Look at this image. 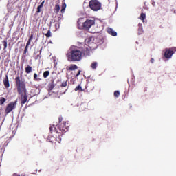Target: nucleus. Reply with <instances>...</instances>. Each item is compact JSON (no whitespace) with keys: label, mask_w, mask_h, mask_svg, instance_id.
I'll use <instances>...</instances> for the list:
<instances>
[{"label":"nucleus","mask_w":176,"mask_h":176,"mask_svg":"<svg viewBox=\"0 0 176 176\" xmlns=\"http://www.w3.org/2000/svg\"><path fill=\"white\" fill-rule=\"evenodd\" d=\"M43 35H45L47 38H50V36H52V32H50V29H48L46 32V30H45V28H43Z\"/></svg>","instance_id":"obj_12"},{"label":"nucleus","mask_w":176,"mask_h":176,"mask_svg":"<svg viewBox=\"0 0 176 176\" xmlns=\"http://www.w3.org/2000/svg\"><path fill=\"white\" fill-rule=\"evenodd\" d=\"M6 102V98L1 97L0 98V105H3Z\"/></svg>","instance_id":"obj_20"},{"label":"nucleus","mask_w":176,"mask_h":176,"mask_svg":"<svg viewBox=\"0 0 176 176\" xmlns=\"http://www.w3.org/2000/svg\"><path fill=\"white\" fill-rule=\"evenodd\" d=\"M54 11L56 13H58V12H60V5L57 4L55 6Z\"/></svg>","instance_id":"obj_23"},{"label":"nucleus","mask_w":176,"mask_h":176,"mask_svg":"<svg viewBox=\"0 0 176 176\" xmlns=\"http://www.w3.org/2000/svg\"><path fill=\"white\" fill-rule=\"evenodd\" d=\"M28 46H30V44L26 43V46L25 47L23 54H27V52H28Z\"/></svg>","instance_id":"obj_26"},{"label":"nucleus","mask_w":176,"mask_h":176,"mask_svg":"<svg viewBox=\"0 0 176 176\" xmlns=\"http://www.w3.org/2000/svg\"><path fill=\"white\" fill-rule=\"evenodd\" d=\"M81 52L82 54H84V56H89V54H90V49L89 48V45H86L85 48Z\"/></svg>","instance_id":"obj_9"},{"label":"nucleus","mask_w":176,"mask_h":176,"mask_svg":"<svg viewBox=\"0 0 176 176\" xmlns=\"http://www.w3.org/2000/svg\"><path fill=\"white\" fill-rule=\"evenodd\" d=\"M138 32L139 34H142V24L141 23L138 24Z\"/></svg>","instance_id":"obj_24"},{"label":"nucleus","mask_w":176,"mask_h":176,"mask_svg":"<svg viewBox=\"0 0 176 176\" xmlns=\"http://www.w3.org/2000/svg\"><path fill=\"white\" fill-rule=\"evenodd\" d=\"M82 72L81 70H79L76 74V76H79L80 75V73Z\"/></svg>","instance_id":"obj_32"},{"label":"nucleus","mask_w":176,"mask_h":176,"mask_svg":"<svg viewBox=\"0 0 176 176\" xmlns=\"http://www.w3.org/2000/svg\"><path fill=\"white\" fill-rule=\"evenodd\" d=\"M78 65L75 64H71L69 66H68L66 69L67 71H75L76 69H78Z\"/></svg>","instance_id":"obj_10"},{"label":"nucleus","mask_w":176,"mask_h":176,"mask_svg":"<svg viewBox=\"0 0 176 176\" xmlns=\"http://www.w3.org/2000/svg\"><path fill=\"white\" fill-rule=\"evenodd\" d=\"M43 5H45V1H43L40 6H38L40 8H43Z\"/></svg>","instance_id":"obj_31"},{"label":"nucleus","mask_w":176,"mask_h":176,"mask_svg":"<svg viewBox=\"0 0 176 176\" xmlns=\"http://www.w3.org/2000/svg\"><path fill=\"white\" fill-rule=\"evenodd\" d=\"M16 105H17V100H16L15 102H10L6 108V114L9 115V113H10V112H12L13 109H16Z\"/></svg>","instance_id":"obj_6"},{"label":"nucleus","mask_w":176,"mask_h":176,"mask_svg":"<svg viewBox=\"0 0 176 176\" xmlns=\"http://www.w3.org/2000/svg\"><path fill=\"white\" fill-rule=\"evenodd\" d=\"M153 6H155V3H153Z\"/></svg>","instance_id":"obj_36"},{"label":"nucleus","mask_w":176,"mask_h":176,"mask_svg":"<svg viewBox=\"0 0 176 176\" xmlns=\"http://www.w3.org/2000/svg\"><path fill=\"white\" fill-rule=\"evenodd\" d=\"M15 85L18 94H21V102L22 105H24L27 100H28V96H27V87L25 86V82L22 81L20 76H16L15 78Z\"/></svg>","instance_id":"obj_1"},{"label":"nucleus","mask_w":176,"mask_h":176,"mask_svg":"<svg viewBox=\"0 0 176 176\" xmlns=\"http://www.w3.org/2000/svg\"><path fill=\"white\" fill-rule=\"evenodd\" d=\"M75 91H83V89H82V86L78 85L74 89Z\"/></svg>","instance_id":"obj_19"},{"label":"nucleus","mask_w":176,"mask_h":176,"mask_svg":"<svg viewBox=\"0 0 176 176\" xmlns=\"http://www.w3.org/2000/svg\"><path fill=\"white\" fill-rule=\"evenodd\" d=\"M26 74H31L32 72V67L28 65L25 69Z\"/></svg>","instance_id":"obj_14"},{"label":"nucleus","mask_w":176,"mask_h":176,"mask_svg":"<svg viewBox=\"0 0 176 176\" xmlns=\"http://www.w3.org/2000/svg\"><path fill=\"white\" fill-rule=\"evenodd\" d=\"M107 32L108 34H109V35H111L112 36H116L118 35V33L111 28H107Z\"/></svg>","instance_id":"obj_11"},{"label":"nucleus","mask_w":176,"mask_h":176,"mask_svg":"<svg viewBox=\"0 0 176 176\" xmlns=\"http://www.w3.org/2000/svg\"><path fill=\"white\" fill-rule=\"evenodd\" d=\"M2 43L3 44V46H4L3 50H6V48L8 47V41L4 40L2 41Z\"/></svg>","instance_id":"obj_21"},{"label":"nucleus","mask_w":176,"mask_h":176,"mask_svg":"<svg viewBox=\"0 0 176 176\" xmlns=\"http://www.w3.org/2000/svg\"><path fill=\"white\" fill-rule=\"evenodd\" d=\"M58 120L59 124L56 126L54 125L50 126V131H54L57 134H60L58 135V137H60V135H63L64 133H67V131L69 130V124L67 121L63 122V117L61 116L58 118Z\"/></svg>","instance_id":"obj_2"},{"label":"nucleus","mask_w":176,"mask_h":176,"mask_svg":"<svg viewBox=\"0 0 176 176\" xmlns=\"http://www.w3.org/2000/svg\"><path fill=\"white\" fill-rule=\"evenodd\" d=\"M43 78H47V76L50 75V72H49V70L45 71L43 72Z\"/></svg>","instance_id":"obj_18"},{"label":"nucleus","mask_w":176,"mask_h":176,"mask_svg":"<svg viewBox=\"0 0 176 176\" xmlns=\"http://www.w3.org/2000/svg\"><path fill=\"white\" fill-rule=\"evenodd\" d=\"M78 25L82 24V28L84 30H89L96 24L95 20L87 19L85 22H83V18H79L78 21Z\"/></svg>","instance_id":"obj_4"},{"label":"nucleus","mask_w":176,"mask_h":176,"mask_svg":"<svg viewBox=\"0 0 176 176\" xmlns=\"http://www.w3.org/2000/svg\"><path fill=\"white\" fill-rule=\"evenodd\" d=\"M151 63H152V64H153V63H155V59H153V58H152L151 59Z\"/></svg>","instance_id":"obj_33"},{"label":"nucleus","mask_w":176,"mask_h":176,"mask_svg":"<svg viewBox=\"0 0 176 176\" xmlns=\"http://www.w3.org/2000/svg\"><path fill=\"white\" fill-rule=\"evenodd\" d=\"M67 8V4L65 2L62 3V8L60 10V13H64L65 12V9Z\"/></svg>","instance_id":"obj_15"},{"label":"nucleus","mask_w":176,"mask_h":176,"mask_svg":"<svg viewBox=\"0 0 176 176\" xmlns=\"http://www.w3.org/2000/svg\"><path fill=\"white\" fill-rule=\"evenodd\" d=\"M55 28L56 30H58V28H60V23L57 22L56 23H55Z\"/></svg>","instance_id":"obj_28"},{"label":"nucleus","mask_w":176,"mask_h":176,"mask_svg":"<svg viewBox=\"0 0 176 176\" xmlns=\"http://www.w3.org/2000/svg\"><path fill=\"white\" fill-rule=\"evenodd\" d=\"M53 89H54V85L53 83H50V85H48V90L50 91H52Z\"/></svg>","instance_id":"obj_22"},{"label":"nucleus","mask_w":176,"mask_h":176,"mask_svg":"<svg viewBox=\"0 0 176 176\" xmlns=\"http://www.w3.org/2000/svg\"><path fill=\"white\" fill-rule=\"evenodd\" d=\"M62 87H67V81H64L61 84Z\"/></svg>","instance_id":"obj_29"},{"label":"nucleus","mask_w":176,"mask_h":176,"mask_svg":"<svg viewBox=\"0 0 176 176\" xmlns=\"http://www.w3.org/2000/svg\"><path fill=\"white\" fill-rule=\"evenodd\" d=\"M175 52H176V47H173L166 50L164 53L165 58H171V57H173V54H174Z\"/></svg>","instance_id":"obj_7"},{"label":"nucleus","mask_w":176,"mask_h":176,"mask_svg":"<svg viewBox=\"0 0 176 176\" xmlns=\"http://www.w3.org/2000/svg\"><path fill=\"white\" fill-rule=\"evenodd\" d=\"M3 83L6 89H9V87H10V82H9V76H8V75H6V77L3 80Z\"/></svg>","instance_id":"obj_8"},{"label":"nucleus","mask_w":176,"mask_h":176,"mask_svg":"<svg viewBox=\"0 0 176 176\" xmlns=\"http://www.w3.org/2000/svg\"><path fill=\"white\" fill-rule=\"evenodd\" d=\"M146 17V15L144 13H142L140 14V20H145Z\"/></svg>","instance_id":"obj_25"},{"label":"nucleus","mask_w":176,"mask_h":176,"mask_svg":"<svg viewBox=\"0 0 176 176\" xmlns=\"http://www.w3.org/2000/svg\"><path fill=\"white\" fill-rule=\"evenodd\" d=\"M13 176H20V175H17V173H14Z\"/></svg>","instance_id":"obj_34"},{"label":"nucleus","mask_w":176,"mask_h":176,"mask_svg":"<svg viewBox=\"0 0 176 176\" xmlns=\"http://www.w3.org/2000/svg\"><path fill=\"white\" fill-rule=\"evenodd\" d=\"M33 78L35 82H41V80H42V78L38 77V74L36 73L34 74Z\"/></svg>","instance_id":"obj_13"},{"label":"nucleus","mask_w":176,"mask_h":176,"mask_svg":"<svg viewBox=\"0 0 176 176\" xmlns=\"http://www.w3.org/2000/svg\"><path fill=\"white\" fill-rule=\"evenodd\" d=\"M41 52H42V49L40 50V53H41Z\"/></svg>","instance_id":"obj_35"},{"label":"nucleus","mask_w":176,"mask_h":176,"mask_svg":"<svg viewBox=\"0 0 176 176\" xmlns=\"http://www.w3.org/2000/svg\"><path fill=\"white\" fill-rule=\"evenodd\" d=\"M68 61H80L83 56H82V52L77 46L72 45L67 54Z\"/></svg>","instance_id":"obj_3"},{"label":"nucleus","mask_w":176,"mask_h":176,"mask_svg":"<svg viewBox=\"0 0 176 176\" xmlns=\"http://www.w3.org/2000/svg\"><path fill=\"white\" fill-rule=\"evenodd\" d=\"M89 6L94 12H98L101 9V3L98 0H91L89 3Z\"/></svg>","instance_id":"obj_5"},{"label":"nucleus","mask_w":176,"mask_h":176,"mask_svg":"<svg viewBox=\"0 0 176 176\" xmlns=\"http://www.w3.org/2000/svg\"><path fill=\"white\" fill-rule=\"evenodd\" d=\"M41 9H42V8L38 6L37 8L36 13H41Z\"/></svg>","instance_id":"obj_30"},{"label":"nucleus","mask_w":176,"mask_h":176,"mask_svg":"<svg viewBox=\"0 0 176 176\" xmlns=\"http://www.w3.org/2000/svg\"><path fill=\"white\" fill-rule=\"evenodd\" d=\"M32 39H34V33H32V34L30 35V36L27 42V44L31 45V41H32Z\"/></svg>","instance_id":"obj_17"},{"label":"nucleus","mask_w":176,"mask_h":176,"mask_svg":"<svg viewBox=\"0 0 176 176\" xmlns=\"http://www.w3.org/2000/svg\"><path fill=\"white\" fill-rule=\"evenodd\" d=\"M119 96H120V92L119 91H116L114 92V97L118 98V97H119Z\"/></svg>","instance_id":"obj_27"},{"label":"nucleus","mask_w":176,"mask_h":176,"mask_svg":"<svg viewBox=\"0 0 176 176\" xmlns=\"http://www.w3.org/2000/svg\"><path fill=\"white\" fill-rule=\"evenodd\" d=\"M97 65H98V63L97 62H94L91 65V68H92V69H97Z\"/></svg>","instance_id":"obj_16"}]
</instances>
